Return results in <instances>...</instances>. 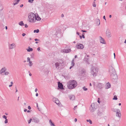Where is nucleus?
<instances>
[{
    "mask_svg": "<svg viewBox=\"0 0 126 126\" xmlns=\"http://www.w3.org/2000/svg\"><path fill=\"white\" fill-rule=\"evenodd\" d=\"M26 34L25 33H23L22 34V36H25V35H26Z\"/></svg>",
    "mask_w": 126,
    "mask_h": 126,
    "instance_id": "obj_36",
    "label": "nucleus"
},
{
    "mask_svg": "<svg viewBox=\"0 0 126 126\" xmlns=\"http://www.w3.org/2000/svg\"><path fill=\"white\" fill-rule=\"evenodd\" d=\"M27 111V109H24V112H26V111Z\"/></svg>",
    "mask_w": 126,
    "mask_h": 126,
    "instance_id": "obj_47",
    "label": "nucleus"
},
{
    "mask_svg": "<svg viewBox=\"0 0 126 126\" xmlns=\"http://www.w3.org/2000/svg\"><path fill=\"white\" fill-rule=\"evenodd\" d=\"M23 6V4H21L20 6V7H22Z\"/></svg>",
    "mask_w": 126,
    "mask_h": 126,
    "instance_id": "obj_45",
    "label": "nucleus"
},
{
    "mask_svg": "<svg viewBox=\"0 0 126 126\" xmlns=\"http://www.w3.org/2000/svg\"><path fill=\"white\" fill-rule=\"evenodd\" d=\"M27 61L28 62H29V63L30 64V66H31L32 65V61H30V58L29 57H28L27 58Z\"/></svg>",
    "mask_w": 126,
    "mask_h": 126,
    "instance_id": "obj_11",
    "label": "nucleus"
},
{
    "mask_svg": "<svg viewBox=\"0 0 126 126\" xmlns=\"http://www.w3.org/2000/svg\"><path fill=\"white\" fill-rule=\"evenodd\" d=\"M77 121V118H76L75 119V121L76 122Z\"/></svg>",
    "mask_w": 126,
    "mask_h": 126,
    "instance_id": "obj_39",
    "label": "nucleus"
},
{
    "mask_svg": "<svg viewBox=\"0 0 126 126\" xmlns=\"http://www.w3.org/2000/svg\"><path fill=\"white\" fill-rule=\"evenodd\" d=\"M80 38L81 39L82 38V36H81L80 35Z\"/></svg>",
    "mask_w": 126,
    "mask_h": 126,
    "instance_id": "obj_57",
    "label": "nucleus"
},
{
    "mask_svg": "<svg viewBox=\"0 0 126 126\" xmlns=\"http://www.w3.org/2000/svg\"><path fill=\"white\" fill-rule=\"evenodd\" d=\"M6 70V68L5 67L2 68L0 71V74L2 75V73L5 72Z\"/></svg>",
    "mask_w": 126,
    "mask_h": 126,
    "instance_id": "obj_7",
    "label": "nucleus"
},
{
    "mask_svg": "<svg viewBox=\"0 0 126 126\" xmlns=\"http://www.w3.org/2000/svg\"><path fill=\"white\" fill-rule=\"evenodd\" d=\"M54 102L59 106H60L61 105V103L60 102L59 100L56 98H54Z\"/></svg>",
    "mask_w": 126,
    "mask_h": 126,
    "instance_id": "obj_5",
    "label": "nucleus"
},
{
    "mask_svg": "<svg viewBox=\"0 0 126 126\" xmlns=\"http://www.w3.org/2000/svg\"><path fill=\"white\" fill-rule=\"evenodd\" d=\"M83 89L84 91H87V89L85 87H83Z\"/></svg>",
    "mask_w": 126,
    "mask_h": 126,
    "instance_id": "obj_30",
    "label": "nucleus"
},
{
    "mask_svg": "<svg viewBox=\"0 0 126 126\" xmlns=\"http://www.w3.org/2000/svg\"><path fill=\"white\" fill-rule=\"evenodd\" d=\"M9 74V72L8 71H5L4 73V75H7Z\"/></svg>",
    "mask_w": 126,
    "mask_h": 126,
    "instance_id": "obj_25",
    "label": "nucleus"
},
{
    "mask_svg": "<svg viewBox=\"0 0 126 126\" xmlns=\"http://www.w3.org/2000/svg\"><path fill=\"white\" fill-rule=\"evenodd\" d=\"M34 0H29L28 2H30L31 3H32L33 2Z\"/></svg>",
    "mask_w": 126,
    "mask_h": 126,
    "instance_id": "obj_29",
    "label": "nucleus"
},
{
    "mask_svg": "<svg viewBox=\"0 0 126 126\" xmlns=\"http://www.w3.org/2000/svg\"><path fill=\"white\" fill-rule=\"evenodd\" d=\"M111 15H109V17H110V18H111Z\"/></svg>",
    "mask_w": 126,
    "mask_h": 126,
    "instance_id": "obj_54",
    "label": "nucleus"
},
{
    "mask_svg": "<svg viewBox=\"0 0 126 126\" xmlns=\"http://www.w3.org/2000/svg\"><path fill=\"white\" fill-rule=\"evenodd\" d=\"M12 84L10 85H9V87H11L12 86Z\"/></svg>",
    "mask_w": 126,
    "mask_h": 126,
    "instance_id": "obj_48",
    "label": "nucleus"
},
{
    "mask_svg": "<svg viewBox=\"0 0 126 126\" xmlns=\"http://www.w3.org/2000/svg\"><path fill=\"white\" fill-rule=\"evenodd\" d=\"M58 87L61 89H62L63 88V85L62 83L59 82H58Z\"/></svg>",
    "mask_w": 126,
    "mask_h": 126,
    "instance_id": "obj_12",
    "label": "nucleus"
},
{
    "mask_svg": "<svg viewBox=\"0 0 126 126\" xmlns=\"http://www.w3.org/2000/svg\"><path fill=\"white\" fill-rule=\"evenodd\" d=\"M55 65H56V67L57 68V67H58L59 65V64L58 63H55Z\"/></svg>",
    "mask_w": 126,
    "mask_h": 126,
    "instance_id": "obj_28",
    "label": "nucleus"
},
{
    "mask_svg": "<svg viewBox=\"0 0 126 126\" xmlns=\"http://www.w3.org/2000/svg\"><path fill=\"white\" fill-rule=\"evenodd\" d=\"M39 32V29H37L36 30H34V33L36 32L37 33H38Z\"/></svg>",
    "mask_w": 126,
    "mask_h": 126,
    "instance_id": "obj_23",
    "label": "nucleus"
},
{
    "mask_svg": "<svg viewBox=\"0 0 126 126\" xmlns=\"http://www.w3.org/2000/svg\"><path fill=\"white\" fill-rule=\"evenodd\" d=\"M37 91V88H35V92H36Z\"/></svg>",
    "mask_w": 126,
    "mask_h": 126,
    "instance_id": "obj_43",
    "label": "nucleus"
},
{
    "mask_svg": "<svg viewBox=\"0 0 126 126\" xmlns=\"http://www.w3.org/2000/svg\"><path fill=\"white\" fill-rule=\"evenodd\" d=\"M103 18L105 20H106V19L105 18V16H104L103 17Z\"/></svg>",
    "mask_w": 126,
    "mask_h": 126,
    "instance_id": "obj_42",
    "label": "nucleus"
},
{
    "mask_svg": "<svg viewBox=\"0 0 126 126\" xmlns=\"http://www.w3.org/2000/svg\"><path fill=\"white\" fill-rule=\"evenodd\" d=\"M121 105V103H119V106H120Z\"/></svg>",
    "mask_w": 126,
    "mask_h": 126,
    "instance_id": "obj_62",
    "label": "nucleus"
},
{
    "mask_svg": "<svg viewBox=\"0 0 126 126\" xmlns=\"http://www.w3.org/2000/svg\"><path fill=\"white\" fill-rule=\"evenodd\" d=\"M90 86H92V84L91 83H90Z\"/></svg>",
    "mask_w": 126,
    "mask_h": 126,
    "instance_id": "obj_64",
    "label": "nucleus"
},
{
    "mask_svg": "<svg viewBox=\"0 0 126 126\" xmlns=\"http://www.w3.org/2000/svg\"><path fill=\"white\" fill-rule=\"evenodd\" d=\"M33 120L34 122L36 123H38L39 122V119L36 117H34L33 119Z\"/></svg>",
    "mask_w": 126,
    "mask_h": 126,
    "instance_id": "obj_8",
    "label": "nucleus"
},
{
    "mask_svg": "<svg viewBox=\"0 0 126 126\" xmlns=\"http://www.w3.org/2000/svg\"><path fill=\"white\" fill-rule=\"evenodd\" d=\"M16 47V45L14 43L10 45L9 46V48L10 49H12Z\"/></svg>",
    "mask_w": 126,
    "mask_h": 126,
    "instance_id": "obj_9",
    "label": "nucleus"
},
{
    "mask_svg": "<svg viewBox=\"0 0 126 126\" xmlns=\"http://www.w3.org/2000/svg\"><path fill=\"white\" fill-rule=\"evenodd\" d=\"M25 28H27L28 27V25L27 24H25Z\"/></svg>",
    "mask_w": 126,
    "mask_h": 126,
    "instance_id": "obj_37",
    "label": "nucleus"
},
{
    "mask_svg": "<svg viewBox=\"0 0 126 126\" xmlns=\"http://www.w3.org/2000/svg\"><path fill=\"white\" fill-rule=\"evenodd\" d=\"M105 88L106 89H108L110 87L111 85L109 83H107L105 85Z\"/></svg>",
    "mask_w": 126,
    "mask_h": 126,
    "instance_id": "obj_14",
    "label": "nucleus"
},
{
    "mask_svg": "<svg viewBox=\"0 0 126 126\" xmlns=\"http://www.w3.org/2000/svg\"><path fill=\"white\" fill-rule=\"evenodd\" d=\"M67 87L68 89H72L75 88L77 85V83L74 80H70L68 82Z\"/></svg>",
    "mask_w": 126,
    "mask_h": 126,
    "instance_id": "obj_2",
    "label": "nucleus"
},
{
    "mask_svg": "<svg viewBox=\"0 0 126 126\" xmlns=\"http://www.w3.org/2000/svg\"><path fill=\"white\" fill-rule=\"evenodd\" d=\"M82 37L83 38H85V36H84V35H82Z\"/></svg>",
    "mask_w": 126,
    "mask_h": 126,
    "instance_id": "obj_44",
    "label": "nucleus"
},
{
    "mask_svg": "<svg viewBox=\"0 0 126 126\" xmlns=\"http://www.w3.org/2000/svg\"><path fill=\"white\" fill-rule=\"evenodd\" d=\"M117 96L116 95H114V96L113 98V100H117Z\"/></svg>",
    "mask_w": 126,
    "mask_h": 126,
    "instance_id": "obj_27",
    "label": "nucleus"
},
{
    "mask_svg": "<svg viewBox=\"0 0 126 126\" xmlns=\"http://www.w3.org/2000/svg\"><path fill=\"white\" fill-rule=\"evenodd\" d=\"M93 6L94 7H95L96 6V4L95 2H94L93 4Z\"/></svg>",
    "mask_w": 126,
    "mask_h": 126,
    "instance_id": "obj_31",
    "label": "nucleus"
},
{
    "mask_svg": "<svg viewBox=\"0 0 126 126\" xmlns=\"http://www.w3.org/2000/svg\"><path fill=\"white\" fill-rule=\"evenodd\" d=\"M20 0H15L13 3L14 5H15L17 4Z\"/></svg>",
    "mask_w": 126,
    "mask_h": 126,
    "instance_id": "obj_16",
    "label": "nucleus"
},
{
    "mask_svg": "<svg viewBox=\"0 0 126 126\" xmlns=\"http://www.w3.org/2000/svg\"><path fill=\"white\" fill-rule=\"evenodd\" d=\"M29 75L30 76H31L32 75V74H31V73H30L29 74Z\"/></svg>",
    "mask_w": 126,
    "mask_h": 126,
    "instance_id": "obj_58",
    "label": "nucleus"
},
{
    "mask_svg": "<svg viewBox=\"0 0 126 126\" xmlns=\"http://www.w3.org/2000/svg\"><path fill=\"white\" fill-rule=\"evenodd\" d=\"M101 84L100 83H99L98 84V86H97V88H101Z\"/></svg>",
    "mask_w": 126,
    "mask_h": 126,
    "instance_id": "obj_24",
    "label": "nucleus"
},
{
    "mask_svg": "<svg viewBox=\"0 0 126 126\" xmlns=\"http://www.w3.org/2000/svg\"><path fill=\"white\" fill-rule=\"evenodd\" d=\"M77 108V106H75L74 107V110H75L76 108Z\"/></svg>",
    "mask_w": 126,
    "mask_h": 126,
    "instance_id": "obj_40",
    "label": "nucleus"
},
{
    "mask_svg": "<svg viewBox=\"0 0 126 126\" xmlns=\"http://www.w3.org/2000/svg\"><path fill=\"white\" fill-rule=\"evenodd\" d=\"M5 120V123L6 124L7 123H8V120L7 119H6Z\"/></svg>",
    "mask_w": 126,
    "mask_h": 126,
    "instance_id": "obj_33",
    "label": "nucleus"
},
{
    "mask_svg": "<svg viewBox=\"0 0 126 126\" xmlns=\"http://www.w3.org/2000/svg\"><path fill=\"white\" fill-rule=\"evenodd\" d=\"M87 122H89L91 124H92V121L91 120L89 119V120H87Z\"/></svg>",
    "mask_w": 126,
    "mask_h": 126,
    "instance_id": "obj_26",
    "label": "nucleus"
},
{
    "mask_svg": "<svg viewBox=\"0 0 126 126\" xmlns=\"http://www.w3.org/2000/svg\"><path fill=\"white\" fill-rule=\"evenodd\" d=\"M98 22H99V24H100V21L99 20H98Z\"/></svg>",
    "mask_w": 126,
    "mask_h": 126,
    "instance_id": "obj_61",
    "label": "nucleus"
},
{
    "mask_svg": "<svg viewBox=\"0 0 126 126\" xmlns=\"http://www.w3.org/2000/svg\"><path fill=\"white\" fill-rule=\"evenodd\" d=\"M116 116L118 117H120L121 116V114L120 112V111L118 112H117L116 114Z\"/></svg>",
    "mask_w": 126,
    "mask_h": 126,
    "instance_id": "obj_21",
    "label": "nucleus"
},
{
    "mask_svg": "<svg viewBox=\"0 0 126 126\" xmlns=\"http://www.w3.org/2000/svg\"><path fill=\"white\" fill-rule=\"evenodd\" d=\"M106 35L108 37H110L111 36L110 32L108 30H107L106 32Z\"/></svg>",
    "mask_w": 126,
    "mask_h": 126,
    "instance_id": "obj_6",
    "label": "nucleus"
},
{
    "mask_svg": "<svg viewBox=\"0 0 126 126\" xmlns=\"http://www.w3.org/2000/svg\"><path fill=\"white\" fill-rule=\"evenodd\" d=\"M49 122L51 126H55L54 124L52 122L51 120H49Z\"/></svg>",
    "mask_w": 126,
    "mask_h": 126,
    "instance_id": "obj_19",
    "label": "nucleus"
},
{
    "mask_svg": "<svg viewBox=\"0 0 126 126\" xmlns=\"http://www.w3.org/2000/svg\"><path fill=\"white\" fill-rule=\"evenodd\" d=\"M2 117L3 118H5V119H7V117L5 115H4L3 116H2Z\"/></svg>",
    "mask_w": 126,
    "mask_h": 126,
    "instance_id": "obj_32",
    "label": "nucleus"
},
{
    "mask_svg": "<svg viewBox=\"0 0 126 126\" xmlns=\"http://www.w3.org/2000/svg\"><path fill=\"white\" fill-rule=\"evenodd\" d=\"M77 34L78 35H79V32H77Z\"/></svg>",
    "mask_w": 126,
    "mask_h": 126,
    "instance_id": "obj_51",
    "label": "nucleus"
},
{
    "mask_svg": "<svg viewBox=\"0 0 126 126\" xmlns=\"http://www.w3.org/2000/svg\"><path fill=\"white\" fill-rule=\"evenodd\" d=\"M5 29H6V30H7V26H6L5 27Z\"/></svg>",
    "mask_w": 126,
    "mask_h": 126,
    "instance_id": "obj_60",
    "label": "nucleus"
},
{
    "mask_svg": "<svg viewBox=\"0 0 126 126\" xmlns=\"http://www.w3.org/2000/svg\"><path fill=\"white\" fill-rule=\"evenodd\" d=\"M100 43L102 44H105L106 42L104 39L101 37H100Z\"/></svg>",
    "mask_w": 126,
    "mask_h": 126,
    "instance_id": "obj_13",
    "label": "nucleus"
},
{
    "mask_svg": "<svg viewBox=\"0 0 126 126\" xmlns=\"http://www.w3.org/2000/svg\"><path fill=\"white\" fill-rule=\"evenodd\" d=\"M69 98L71 100H73L75 99V97L74 95H71L69 96Z\"/></svg>",
    "mask_w": 126,
    "mask_h": 126,
    "instance_id": "obj_15",
    "label": "nucleus"
},
{
    "mask_svg": "<svg viewBox=\"0 0 126 126\" xmlns=\"http://www.w3.org/2000/svg\"><path fill=\"white\" fill-rule=\"evenodd\" d=\"M27 112H30V110H27Z\"/></svg>",
    "mask_w": 126,
    "mask_h": 126,
    "instance_id": "obj_59",
    "label": "nucleus"
},
{
    "mask_svg": "<svg viewBox=\"0 0 126 126\" xmlns=\"http://www.w3.org/2000/svg\"><path fill=\"white\" fill-rule=\"evenodd\" d=\"M19 24L21 26H23L24 25V24L23 21H21L19 22Z\"/></svg>",
    "mask_w": 126,
    "mask_h": 126,
    "instance_id": "obj_20",
    "label": "nucleus"
},
{
    "mask_svg": "<svg viewBox=\"0 0 126 126\" xmlns=\"http://www.w3.org/2000/svg\"><path fill=\"white\" fill-rule=\"evenodd\" d=\"M61 16H62V17H64V15H63V14H62V15H61Z\"/></svg>",
    "mask_w": 126,
    "mask_h": 126,
    "instance_id": "obj_49",
    "label": "nucleus"
},
{
    "mask_svg": "<svg viewBox=\"0 0 126 126\" xmlns=\"http://www.w3.org/2000/svg\"><path fill=\"white\" fill-rule=\"evenodd\" d=\"M11 84L13 85V83L12 82V81L11 82Z\"/></svg>",
    "mask_w": 126,
    "mask_h": 126,
    "instance_id": "obj_55",
    "label": "nucleus"
},
{
    "mask_svg": "<svg viewBox=\"0 0 126 126\" xmlns=\"http://www.w3.org/2000/svg\"><path fill=\"white\" fill-rule=\"evenodd\" d=\"M32 120V119H30L29 121H28V123L29 124L30 123H31V122Z\"/></svg>",
    "mask_w": 126,
    "mask_h": 126,
    "instance_id": "obj_34",
    "label": "nucleus"
},
{
    "mask_svg": "<svg viewBox=\"0 0 126 126\" xmlns=\"http://www.w3.org/2000/svg\"><path fill=\"white\" fill-rule=\"evenodd\" d=\"M24 104L25 105H26V103H24Z\"/></svg>",
    "mask_w": 126,
    "mask_h": 126,
    "instance_id": "obj_63",
    "label": "nucleus"
},
{
    "mask_svg": "<svg viewBox=\"0 0 126 126\" xmlns=\"http://www.w3.org/2000/svg\"><path fill=\"white\" fill-rule=\"evenodd\" d=\"M75 58H77V55H75Z\"/></svg>",
    "mask_w": 126,
    "mask_h": 126,
    "instance_id": "obj_56",
    "label": "nucleus"
},
{
    "mask_svg": "<svg viewBox=\"0 0 126 126\" xmlns=\"http://www.w3.org/2000/svg\"><path fill=\"white\" fill-rule=\"evenodd\" d=\"M35 41H39V40L38 39H35Z\"/></svg>",
    "mask_w": 126,
    "mask_h": 126,
    "instance_id": "obj_38",
    "label": "nucleus"
},
{
    "mask_svg": "<svg viewBox=\"0 0 126 126\" xmlns=\"http://www.w3.org/2000/svg\"><path fill=\"white\" fill-rule=\"evenodd\" d=\"M3 9V6L0 4V11H2Z\"/></svg>",
    "mask_w": 126,
    "mask_h": 126,
    "instance_id": "obj_22",
    "label": "nucleus"
},
{
    "mask_svg": "<svg viewBox=\"0 0 126 126\" xmlns=\"http://www.w3.org/2000/svg\"><path fill=\"white\" fill-rule=\"evenodd\" d=\"M71 66L69 68L70 69H71L72 67H73L74 65V60H72V61L71 62Z\"/></svg>",
    "mask_w": 126,
    "mask_h": 126,
    "instance_id": "obj_18",
    "label": "nucleus"
},
{
    "mask_svg": "<svg viewBox=\"0 0 126 126\" xmlns=\"http://www.w3.org/2000/svg\"><path fill=\"white\" fill-rule=\"evenodd\" d=\"M97 102H98L99 103H100V102L99 100H98V101H97Z\"/></svg>",
    "mask_w": 126,
    "mask_h": 126,
    "instance_id": "obj_53",
    "label": "nucleus"
},
{
    "mask_svg": "<svg viewBox=\"0 0 126 126\" xmlns=\"http://www.w3.org/2000/svg\"><path fill=\"white\" fill-rule=\"evenodd\" d=\"M28 48V49H27V50L28 52L32 51L33 50V49L32 48H31L30 47H29Z\"/></svg>",
    "mask_w": 126,
    "mask_h": 126,
    "instance_id": "obj_17",
    "label": "nucleus"
},
{
    "mask_svg": "<svg viewBox=\"0 0 126 126\" xmlns=\"http://www.w3.org/2000/svg\"><path fill=\"white\" fill-rule=\"evenodd\" d=\"M36 96H38V93H36Z\"/></svg>",
    "mask_w": 126,
    "mask_h": 126,
    "instance_id": "obj_46",
    "label": "nucleus"
},
{
    "mask_svg": "<svg viewBox=\"0 0 126 126\" xmlns=\"http://www.w3.org/2000/svg\"><path fill=\"white\" fill-rule=\"evenodd\" d=\"M71 50L70 49L68 48L66 49H64L63 51V52H64L68 53V52H71Z\"/></svg>",
    "mask_w": 126,
    "mask_h": 126,
    "instance_id": "obj_10",
    "label": "nucleus"
},
{
    "mask_svg": "<svg viewBox=\"0 0 126 126\" xmlns=\"http://www.w3.org/2000/svg\"><path fill=\"white\" fill-rule=\"evenodd\" d=\"M76 47L78 49H83L84 47L82 44H79L76 45Z\"/></svg>",
    "mask_w": 126,
    "mask_h": 126,
    "instance_id": "obj_4",
    "label": "nucleus"
},
{
    "mask_svg": "<svg viewBox=\"0 0 126 126\" xmlns=\"http://www.w3.org/2000/svg\"><path fill=\"white\" fill-rule=\"evenodd\" d=\"M82 31L83 32H86V31H83V30H82Z\"/></svg>",
    "mask_w": 126,
    "mask_h": 126,
    "instance_id": "obj_52",
    "label": "nucleus"
},
{
    "mask_svg": "<svg viewBox=\"0 0 126 126\" xmlns=\"http://www.w3.org/2000/svg\"><path fill=\"white\" fill-rule=\"evenodd\" d=\"M37 50L38 51H40V47L38 48H37Z\"/></svg>",
    "mask_w": 126,
    "mask_h": 126,
    "instance_id": "obj_41",
    "label": "nucleus"
},
{
    "mask_svg": "<svg viewBox=\"0 0 126 126\" xmlns=\"http://www.w3.org/2000/svg\"><path fill=\"white\" fill-rule=\"evenodd\" d=\"M98 69L97 67L92 66L91 68V72L94 76H95L98 72Z\"/></svg>",
    "mask_w": 126,
    "mask_h": 126,
    "instance_id": "obj_3",
    "label": "nucleus"
},
{
    "mask_svg": "<svg viewBox=\"0 0 126 126\" xmlns=\"http://www.w3.org/2000/svg\"><path fill=\"white\" fill-rule=\"evenodd\" d=\"M28 109L29 110H30L31 109V107L30 106H28Z\"/></svg>",
    "mask_w": 126,
    "mask_h": 126,
    "instance_id": "obj_35",
    "label": "nucleus"
},
{
    "mask_svg": "<svg viewBox=\"0 0 126 126\" xmlns=\"http://www.w3.org/2000/svg\"><path fill=\"white\" fill-rule=\"evenodd\" d=\"M114 54V58H115V53H114V54Z\"/></svg>",
    "mask_w": 126,
    "mask_h": 126,
    "instance_id": "obj_50",
    "label": "nucleus"
},
{
    "mask_svg": "<svg viewBox=\"0 0 126 126\" xmlns=\"http://www.w3.org/2000/svg\"><path fill=\"white\" fill-rule=\"evenodd\" d=\"M28 19L29 22L32 23L35 22L36 21H40L41 19L37 14H34L32 12L29 14Z\"/></svg>",
    "mask_w": 126,
    "mask_h": 126,
    "instance_id": "obj_1",
    "label": "nucleus"
}]
</instances>
